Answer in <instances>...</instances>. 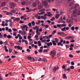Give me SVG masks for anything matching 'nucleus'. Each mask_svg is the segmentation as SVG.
<instances>
[{
	"label": "nucleus",
	"mask_w": 80,
	"mask_h": 80,
	"mask_svg": "<svg viewBox=\"0 0 80 80\" xmlns=\"http://www.w3.org/2000/svg\"><path fill=\"white\" fill-rule=\"evenodd\" d=\"M62 42L63 44H65V43H66V41H65V40H64L63 41V40L61 39L60 42L58 43V45H61V47H63V43H62Z\"/></svg>",
	"instance_id": "1"
},
{
	"label": "nucleus",
	"mask_w": 80,
	"mask_h": 80,
	"mask_svg": "<svg viewBox=\"0 0 80 80\" xmlns=\"http://www.w3.org/2000/svg\"><path fill=\"white\" fill-rule=\"evenodd\" d=\"M56 54V52L55 51V50H53V51H51L50 52V55H51L52 57L53 58V57H54L55 56Z\"/></svg>",
	"instance_id": "2"
},
{
	"label": "nucleus",
	"mask_w": 80,
	"mask_h": 80,
	"mask_svg": "<svg viewBox=\"0 0 80 80\" xmlns=\"http://www.w3.org/2000/svg\"><path fill=\"white\" fill-rule=\"evenodd\" d=\"M77 9H76L73 11V13H72V15L74 17H77Z\"/></svg>",
	"instance_id": "3"
},
{
	"label": "nucleus",
	"mask_w": 80,
	"mask_h": 80,
	"mask_svg": "<svg viewBox=\"0 0 80 80\" xmlns=\"http://www.w3.org/2000/svg\"><path fill=\"white\" fill-rule=\"evenodd\" d=\"M16 6V4L13 2H12L11 3V5L10 6V7L11 8H12L13 9L15 8V7Z\"/></svg>",
	"instance_id": "4"
},
{
	"label": "nucleus",
	"mask_w": 80,
	"mask_h": 80,
	"mask_svg": "<svg viewBox=\"0 0 80 80\" xmlns=\"http://www.w3.org/2000/svg\"><path fill=\"white\" fill-rule=\"evenodd\" d=\"M27 27H28V26L27 25H23L21 27V28H22V30H25V28H27Z\"/></svg>",
	"instance_id": "5"
},
{
	"label": "nucleus",
	"mask_w": 80,
	"mask_h": 80,
	"mask_svg": "<svg viewBox=\"0 0 80 80\" xmlns=\"http://www.w3.org/2000/svg\"><path fill=\"white\" fill-rule=\"evenodd\" d=\"M43 3V5H44V6H47L48 5V2H47V1H44Z\"/></svg>",
	"instance_id": "6"
},
{
	"label": "nucleus",
	"mask_w": 80,
	"mask_h": 80,
	"mask_svg": "<svg viewBox=\"0 0 80 80\" xmlns=\"http://www.w3.org/2000/svg\"><path fill=\"white\" fill-rule=\"evenodd\" d=\"M20 19L19 18H16L13 20L14 22H17V21H19Z\"/></svg>",
	"instance_id": "7"
},
{
	"label": "nucleus",
	"mask_w": 80,
	"mask_h": 80,
	"mask_svg": "<svg viewBox=\"0 0 80 80\" xmlns=\"http://www.w3.org/2000/svg\"><path fill=\"white\" fill-rule=\"evenodd\" d=\"M73 38V37H72V36H67L65 38L67 40H68V39H70L71 38Z\"/></svg>",
	"instance_id": "8"
},
{
	"label": "nucleus",
	"mask_w": 80,
	"mask_h": 80,
	"mask_svg": "<svg viewBox=\"0 0 80 80\" xmlns=\"http://www.w3.org/2000/svg\"><path fill=\"white\" fill-rule=\"evenodd\" d=\"M33 29L34 30H36V31L38 30H39V27L38 26H36L35 27L33 28Z\"/></svg>",
	"instance_id": "9"
},
{
	"label": "nucleus",
	"mask_w": 80,
	"mask_h": 80,
	"mask_svg": "<svg viewBox=\"0 0 80 80\" xmlns=\"http://www.w3.org/2000/svg\"><path fill=\"white\" fill-rule=\"evenodd\" d=\"M47 14H48L47 15L48 17H51V16L53 15V14H51V13L50 12H48L47 13Z\"/></svg>",
	"instance_id": "10"
},
{
	"label": "nucleus",
	"mask_w": 80,
	"mask_h": 80,
	"mask_svg": "<svg viewBox=\"0 0 80 80\" xmlns=\"http://www.w3.org/2000/svg\"><path fill=\"white\" fill-rule=\"evenodd\" d=\"M43 8V6L42 5H39L38 6V9L39 10H41V8Z\"/></svg>",
	"instance_id": "11"
},
{
	"label": "nucleus",
	"mask_w": 80,
	"mask_h": 80,
	"mask_svg": "<svg viewBox=\"0 0 80 80\" xmlns=\"http://www.w3.org/2000/svg\"><path fill=\"white\" fill-rule=\"evenodd\" d=\"M36 33L38 35H40V32L39 31V29L36 31Z\"/></svg>",
	"instance_id": "12"
},
{
	"label": "nucleus",
	"mask_w": 80,
	"mask_h": 80,
	"mask_svg": "<svg viewBox=\"0 0 80 80\" xmlns=\"http://www.w3.org/2000/svg\"><path fill=\"white\" fill-rule=\"evenodd\" d=\"M47 45L48 47H50V45L52 46V42H48L47 43Z\"/></svg>",
	"instance_id": "13"
},
{
	"label": "nucleus",
	"mask_w": 80,
	"mask_h": 80,
	"mask_svg": "<svg viewBox=\"0 0 80 80\" xmlns=\"http://www.w3.org/2000/svg\"><path fill=\"white\" fill-rule=\"evenodd\" d=\"M38 46L40 47L42 45V43H41V41H39L38 42Z\"/></svg>",
	"instance_id": "14"
},
{
	"label": "nucleus",
	"mask_w": 80,
	"mask_h": 80,
	"mask_svg": "<svg viewBox=\"0 0 80 80\" xmlns=\"http://www.w3.org/2000/svg\"><path fill=\"white\" fill-rule=\"evenodd\" d=\"M18 50H22L23 49V48L22 47L20 46H18Z\"/></svg>",
	"instance_id": "15"
},
{
	"label": "nucleus",
	"mask_w": 80,
	"mask_h": 80,
	"mask_svg": "<svg viewBox=\"0 0 80 80\" xmlns=\"http://www.w3.org/2000/svg\"><path fill=\"white\" fill-rule=\"evenodd\" d=\"M79 6V5L78 4H76L75 7H72V9H74V8H77Z\"/></svg>",
	"instance_id": "16"
},
{
	"label": "nucleus",
	"mask_w": 80,
	"mask_h": 80,
	"mask_svg": "<svg viewBox=\"0 0 80 80\" xmlns=\"http://www.w3.org/2000/svg\"><path fill=\"white\" fill-rule=\"evenodd\" d=\"M7 15H13V13L12 12H7L6 13Z\"/></svg>",
	"instance_id": "17"
},
{
	"label": "nucleus",
	"mask_w": 80,
	"mask_h": 80,
	"mask_svg": "<svg viewBox=\"0 0 80 80\" xmlns=\"http://www.w3.org/2000/svg\"><path fill=\"white\" fill-rule=\"evenodd\" d=\"M10 12H11V13H14V14H15L16 13L15 11V10H14V9H13V10H11Z\"/></svg>",
	"instance_id": "18"
},
{
	"label": "nucleus",
	"mask_w": 80,
	"mask_h": 80,
	"mask_svg": "<svg viewBox=\"0 0 80 80\" xmlns=\"http://www.w3.org/2000/svg\"><path fill=\"white\" fill-rule=\"evenodd\" d=\"M74 5V3H73V2H71L69 4V6L70 7H72V6H73Z\"/></svg>",
	"instance_id": "19"
},
{
	"label": "nucleus",
	"mask_w": 80,
	"mask_h": 80,
	"mask_svg": "<svg viewBox=\"0 0 80 80\" xmlns=\"http://www.w3.org/2000/svg\"><path fill=\"white\" fill-rule=\"evenodd\" d=\"M53 71L54 73H55V72H56V71H57V67H54V68L53 69Z\"/></svg>",
	"instance_id": "20"
},
{
	"label": "nucleus",
	"mask_w": 80,
	"mask_h": 80,
	"mask_svg": "<svg viewBox=\"0 0 80 80\" xmlns=\"http://www.w3.org/2000/svg\"><path fill=\"white\" fill-rule=\"evenodd\" d=\"M52 42L53 44V45L56 46L57 45V43H56V42L55 41H52Z\"/></svg>",
	"instance_id": "21"
},
{
	"label": "nucleus",
	"mask_w": 80,
	"mask_h": 80,
	"mask_svg": "<svg viewBox=\"0 0 80 80\" xmlns=\"http://www.w3.org/2000/svg\"><path fill=\"white\" fill-rule=\"evenodd\" d=\"M32 60H33V61H37V58L36 57H34V58H32Z\"/></svg>",
	"instance_id": "22"
},
{
	"label": "nucleus",
	"mask_w": 80,
	"mask_h": 80,
	"mask_svg": "<svg viewBox=\"0 0 80 80\" xmlns=\"http://www.w3.org/2000/svg\"><path fill=\"white\" fill-rule=\"evenodd\" d=\"M36 6H37V3L35 2H34L32 4V7H35Z\"/></svg>",
	"instance_id": "23"
},
{
	"label": "nucleus",
	"mask_w": 80,
	"mask_h": 80,
	"mask_svg": "<svg viewBox=\"0 0 80 80\" xmlns=\"http://www.w3.org/2000/svg\"><path fill=\"white\" fill-rule=\"evenodd\" d=\"M20 36H21V35H20V34H18L17 35V36H16L15 37V38H16V39H17V38H18V37H20Z\"/></svg>",
	"instance_id": "24"
},
{
	"label": "nucleus",
	"mask_w": 80,
	"mask_h": 80,
	"mask_svg": "<svg viewBox=\"0 0 80 80\" xmlns=\"http://www.w3.org/2000/svg\"><path fill=\"white\" fill-rule=\"evenodd\" d=\"M31 23L32 24V26H34V25H35V23L34 21H32Z\"/></svg>",
	"instance_id": "25"
},
{
	"label": "nucleus",
	"mask_w": 80,
	"mask_h": 80,
	"mask_svg": "<svg viewBox=\"0 0 80 80\" xmlns=\"http://www.w3.org/2000/svg\"><path fill=\"white\" fill-rule=\"evenodd\" d=\"M5 4H6V2H4L2 3L1 6L2 7H3V6H5Z\"/></svg>",
	"instance_id": "26"
},
{
	"label": "nucleus",
	"mask_w": 80,
	"mask_h": 80,
	"mask_svg": "<svg viewBox=\"0 0 80 80\" xmlns=\"http://www.w3.org/2000/svg\"><path fill=\"white\" fill-rule=\"evenodd\" d=\"M28 38L30 41H32V40H33L32 39H31V36H28Z\"/></svg>",
	"instance_id": "27"
},
{
	"label": "nucleus",
	"mask_w": 80,
	"mask_h": 80,
	"mask_svg": "<svg viewBox=\"0 0 80 80\" xmlns=\"http://www.w3.org/2000/svg\"><path fill=\"white\" fill-rule=\"evenodd\" d=\"M54 41L56 43H58V39L57 38H55Z\"/></svg>",
	"instance_id": "28"
},
{
	"label": "nucleus",
	"mask_w": 80,
	"mask_h": 80,
	"mask_svg": "<svg viewBox=\"0 0 80 80\" xmlns=\"http://www.w3.org/2000/svg\"><path fill=\"white\" fill-rule=\"evenodd\" d=\"M45 13V12H41V13H38V15H43V13Z\"/></svg>",
	"instance_id": "29"
},
{
	"label": "nucleus",
	"mask_w": 80,
	"mask_h": 80,
	"mask_svg": "<svg viewBox=\"0 0 80 80\" xmlns=\"http://www.w3.org/2000/svg\"><path fill=\"white\" fill-rule=\"evenodd\" d=\"M23 31H22V34L23 35H25V34L26 33L25 32V30Z\"/></svg>",
	"instance_id": "30"
},
{
	"label": "nucleus",
	"mask_w": 80,
	"mask_h": 80,
	"mask_svg": "<svg viewBox=\"0 0 80 80\" xmlns=\"http://www.w3.org/2000/svg\"><path fill=\"white\" fill-rule=\"evenodd\" d=\"M17 32H13V36H14V37L15 36H17Z\"/></svg>",
	"instance_id": "31"
},
{
	"label": "nucleus",
	"mask_w": 80,
	"mask_h": 80,
	"mask_svg": "<svg viewBox=\"0 0 80 80\" xmlns=\"http://www.w3.org/2000/svg\"><path fill=\"white\" fill-rule=\"evenodd\" d=\"M7 38H12V37L10 35H8L7 36Z\"/></svg>",
	"instance_id": "32"
},
{
	"label": "nucleus",
	"mask_w": 80,
	"mask_h": 80,
	"mask_svg": "<svg viewBox=\"0 0 80 80\" xmlns=\"http://www.w3.org/2000/svg\"><path fill=\"white\" fill-rule=\"evenodd\" d=\"M63 33H64V32H58V35H62V34H63Z\"/></svg>",
	"instance_id": "33"
},
{
	"label": "nucleus",
	"mask_w": 80,
	"mask_h": 80,
	"mask_svg": "<svg viewBox=\"0 0 80 80\" xmlns=\"http://www.w3.org/2000/svg\"><path fill=\"white\" fill-rule=\"evenodd\" d=\"M48 49H45L43 50V52L44 53H47L48 52Z\"/></svg>",
	"instance_id": "34"
},
{
	"label": "nucleus",
	"mask_w": 80,
	"mask_h": 80,
	"mask_svg": "<svg viewBox=\"0 0 80 80\" xmlns=\"http://www.w3.org/2000/svg\"><path fill=\"white\" fill-rule=\"evenodd\" d=\"M57 33V31H56L55 30H54L53 31V32L52 33V35H54L55 33Z\"/></svg>",
	"instance_id": "35"
},
{
	"label": "nucleus",
	"mask_w": 80,
	"mask_h": 80,
	"mask_svg": "<svg viewBox=\"0 0 80 80\" xmlns=\"http://www.w3.org/2000/svg\"><path fill=\"white\" fill-rule=\"evenodd\" d=\"M42 11L43 12H45V11H46V9H45L43 8L42 10L40 11L39 12H42Z\"/></svg>",
	"instance_id": "36"
},
{
	"label": "nucleus",
	"mask_w": 80,
	"mask_h": 80,
	"mask_svg": "<svg viewBox=\"0 0 80 80\" xmlns=\"http://www.w3.org/2000/svg\"><path fill=\"white\" fill-rule=\"evenodd\" d=\"M67 26V24H61V27H66Z\"/></svg>",
	"instance_id": "37"
},
{
	"label": "nucleus",
	"mask_w": 80,
	"mask_h": 80,
	"mask_svg": "<svg viewBox=\"0 0 80 80\" xmlns=\"http://www.w3.org/2000/svg\"><path fill=\"white\" fill-rule=\"evenodd\" d=\"M22 5H25V2L24 1H23L21 3Z\"/></svg>",
	"instance_id": "38"
},
{
	"label": "nucleus",
	"mask_w": 80,
	"mask_h": 80,
	"mask_svg": "<svg viewBox=\"0 0 80 80\" xmlns=\"http://www.w3.org/2000/svg\"><path fill=\"white\" fill-rule=\"evenodd\" d=\"M65 28H66V27H64L61 30L62 32L65 31Z\"/></svg>",
	"instance_id": "39"
},
{
	"label": "nucleus",
	"mask_w": 80,
	"mask_h": 80,
	"mask_svg": "<svg viewBox=\"0 0 80 80\" xmlns=\"http://www.w3.org/2000/svg\"><path fill=\"white\" fill-rule=\"evenodd\" d=\"M62 37H66L67 36V34L64 33L62 34V35H61Z\"/></svg>",
	"instance_id": "40"
},
{
	"label": "nucleus",
	"mask_w": 80,
	"mask_h": 80,
	"mask_svg": "<svg viewBox=\"0 0 80 80\" xmlns=\"http://www.w3.org/2000/svg\"><path fill=\"white\" fill-rule=\"evenodd\" d=\"M55 19V17H53L51 19H50V20H51V21H53Z\"/></svg>",
	"instance_id": "41"
},
{
	"label": "nucleus",
	"mask_w": 80,
	"mask_h": 80,
	"mask_svg": "<svg viewBox=\"0 0 80 80\" xmlns=\"http://www.w3.org/2000/svg\"><path fill=\"white\" fill-rule=\"evenodd\" d=\"M28 60H31L32 59V58L30 57H28Z\"/></svg>",
	"instance_id": "42"
},
{
	"label": "nucleus",
	"mask_w": 80,
	"mask_h": 80,
	"mask_svg": "<svg viewBox=\"0 0 80 80\" xmlns=\"http://www.w3.org/2000/svg\"><path fill=\"white\" fill-rule=\"evenodd\" d=\"M72 30H75V27L74 26L72 27L71 28Z\"/></svg>",
	"instance_id": "43"
},
{
	"label": "nucleus",
	"mask_w": 80,
	"mask_h": 80,
	"mask_svg": "<svg viewBox=\"0 0 80 80\" xmlns=\"http://www.w3.org/2000/svg\"><path fill=\"white\" fill-rule=\"evenodd\" d=\"M3 38V35H2V33L0 32V38Z\"/></svg>",
	"instance_id": "44"
},
{
	"label": "nucleus",
	"mask_w": 80,
	"mask_h": 80,
	"mask_svg": "<svg viewBox=\"0 0 80 80\" xmlns=\"http://www.w3.org/2000/svg\"><path fill=\"white\" fill-rule=\"evenodd\" d=\"M43 38H47V39H48V37L47 36H43Z\"/></svg>",
	"instance_id": "45"
},
{
	"label": "nucleus",
	"mask_w": 80,
	"mask_h": 80,
	"mask_svg": "<svg viewBox=\"0 0 80 80\" xmlns=\"http://www.w3.org/2000/svg\"><path fill=\"white\" fill-rule=\"evenodd\" d=\"M55 17L56 18H58V17H59V15L56 14Z\"/></svg>",
	"instance_id": "46"
},
{
	"label": "nucleus",
	"mask_w": 80,
	"mask_h": 80,
	"mask_svg": "<svg viewBox=\"0 0 80 80\" xmlns=\"http://www.w3.org/2000/svg\"><path fill=\"white\" fill-rule=\"evenodd\" d=\"M43 62H47V59H46L45 58H43Z\"/></svg>",
	"instance_id": "47"
},
{
	"label": "nucleus",
	"mask_w": 80,
	"mask_h": 80,
	"mask_svg": "<svg viewBox=\"0 0 80 80\" xmlns=\"http://www.w3.org/2000/svg\"><path fill=\"white\" fill-rule=\"evenodd\" d=\"M63 77L65 78H66L67 77V76H66V74H63Z\"/></svg>",
	"instance_id": "48"
},
{
	"label": "nucleus",
	"mask_w": 80,
	"mask_h": 80,
	"mask_svg": "<svg viewBox=\"0 0 80 80\" xmlns=\"http://www.w3.org/2000/svg\"><path fill=\"white\" fill-rule=\"evenodd\" d=\"M70 68L71 69H72V70H73V69H74V66H71L70 67Z\"/></svg>",
	"instance_id": "49"
},
{
	"label": "nucleus",
	"mask_w": 80,
	"mask_h": 80,
	"mask_svg": "<svg viewBox=\"0 0 80 80\" xmlns=\"http://www.w3.org/2000/svg\"><path fill=\"white\" fill-rule=\"evenodd\" d=\"M5 28H6V30L7 32H8V30H9V28H8V27H6Z\"/></svg>",
	"instance_id": "50"
},
{
	"label": "nucleus",
	"mask_w": 80,
	"mask_h": 80,
	"mask_svg": "<svg viewBox=\"0 0 80 80\" xmlns=\"http://www.w3.org/2000/svg\"><path fill=\"white\" fill-rule=\"evenodd\" d=\"M9 26L10 27H12L13 25H12V22H10L9 24Z\"/></svg>",
	"instance_id": "51"
},
{
	"label": "nucleus",
	"mask_w": 80,
	"mask_h": 80,
	"mask_svg": "<svg viewBox=\"0 0 80 80\" xmlns=\"http://www.w3.org/2000/svg\"><path fill=\"white\" fill-rule=\"evenodd\" d=\"M71 70V69H70V68H68L67 69V71H68V72H70Z\"/></svg>",
	"instance_id": "52"
},
{
	"label": "nucleus",
	"mask_w": 80,
	"mask_h": 80,
	"mask_svg": "<svg viewBox=\"0 0 80 80\" xmlns=\"http://www.w3.org/2000/svg\"><path fill=\"white\" fill-rule=\"evenodd\" d=\"M28 25L29 27H31V26H32V23L29 22L28 23Z\"/></svg>",
	"instance_id": "53"
},
{
	"label": "nucleus",
	"mask_w": 80,
	"mask_h": 80,
	"mask_svg": "<svg viewBox=\"0 0 80 80\" xmlns=\"http://www.w3.org/2000/svg\"><path fill=\"white\" fill-rule=\"evenodd\" d=\"M57 27H62V26H61V24H58L57 25Z\"/></svg>",
	"instance_id": "54"
},
{
	"label": "nucleus",
	"mask_w": 80,
	"mask_h": 80,
	"mask_svg": "<svg viewBox=\"0 0 80 80\" xmlns=\"http://www.w3.org/2000/svg\"><path fill=\"white\" fill-rule=\"evenodd\" d=\"M45 28H48V27H49V25H45Z\"/></svg>",
	"instance_id": "55"
},
{
	"label": "nucleus",
	"mask_w": 80,
	"mask_h": 80,
	"mask_svg": "<svg viewBox=\"0 0 80 80\" xmlns=\"http://www.w3.org/2000/svg\"><path fill=\"white\" fill-rule=\"evenodd\" d=\"M8 9V8L7 7H5V8H3L2 9V10H7Z\"/></svg>",
	"instance_id": "56"
},
{
	"label": "nucleus",
	"mask_w": 80,
	"mask_h": 80,
	"mask_svg": "<svg viewBox=\"0 0 80 80\" xmlns=\"http://www.w3.org/2000/svg\"><path fill=\"white\" fill-rule=\"evenodd\" d=\"M11 18L12 20H14L15 19V17H11Z\"/></svg>",
	"instance_id": "57"
},
{
	"label": "nucleus",
	"mask_w": 80,
	"mask_h": 80,
	"mask_svg": "<svg viewBox=\"0 0 80 80\" xmlns=\"http://www.w3.org/2000/svg\"><path fill=\"white\" fill-rule=\"evenodd\" d=\"M12 30H13V31H15V32H16V31H17V29L15 28H12Z\"/></svg>",
	"instance_id": "58"
},
{
	"label": "nucleus",
	"mask_w": 80,
	"mask_h": 80,
	"mask_svg": "<svg viewBox=\"0 0 80 80\" xmlns=\"http://www.w3.org/2000/svg\"><path fill=\"white\" fill-rule=\"evenodd\" d=\"M69 57L71 58H73V56L72 54H70L69 55Z\"/></svg>",
	"instance_id": "59"
},
{
	"label": "nucleus",
	"mask_w": 80,
	"mask_h": 80,
	"mask_svg": "<svg viewBox=\"0 0 80 80\" xmlns=\"http://www.w3.org/2000/svg\"><path fill=\"white\" fill-rule=\"evenodd\" d=\"M9 53H12V49L11 48L9 49Z\"/></svg>",
	"instance_id": "60"
},
{
	"label": "nucleus",
	"mask_w": 80,
	"mask_h": 80,
	"mask_svg": "<svg viewBox=\"0 0 80 80\" xmlns=\"http://www.w3.org/2000/svg\"><path fill=\"white\" fill-rule=\"evenodd\" d=\"M24 42H25V44L27 45L28 44V42L27 41V40H25L24 41Z\"/></svg>",
	"instance_id": "61"
},
{
	"label": "nucleus",
	"mask_w": 80,
	"mask_h": 80,
	"mask_svg": "<svg viewBox=\"0 0 80 80\" xmlns=\"http://www.w3.org/2000/svg\"><path fill=\"white\" fill-rule=\"evenodd\" d=\"M70 47H74V44H71L70 45Z\"/></svg>",
	"instance_id": "62"
},
{
	"label": "nucleus",
	"mask_w": 80,
	"mask_h": 80,
	"mask_svg": "<svg viewBox=\"0 0 80 80\" xmlns=\"http://www.w3.org/2000/svg\"><path fill=\"white\" fill-rule=\"evenodd\" d=\"M71 64L72 65H75V63L73 62H71Z\"/></svg>",
	"instance_id": "63"
},
{
	"label": "nucleus",
	"mask_w": 80,
	"mask_h": 80,
	"mask_svg": "<svg viewBox=\"0 0 80 80\" xmlns=\"http://www.w3.org/2000/svg\"><path fill=\"white\" fill-rule=\"evenodd\" d=\"M39 52L40 53H41V52H43V50H42V49H40L39 50Z\"/></svg>",
	"instance_id": "64"
}]
</instances>
